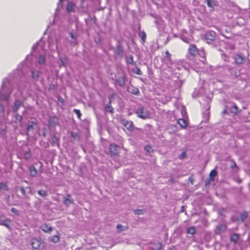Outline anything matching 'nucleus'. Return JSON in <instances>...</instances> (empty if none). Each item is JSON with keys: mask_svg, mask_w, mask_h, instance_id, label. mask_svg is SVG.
<instances>
[{"mask_svg": "<svg viewBox=\"0 0 250 250\" xmlns=\"http://www.w3.org/2000/svg\"><path fill=\"white\" fill-rule=\"evenodd\" d=\"M31 245L33 250H44L45 249L44 243L41 239L33 238L31 242Z\"/></svg>", "mask_w": 250, "mask_h": 250, "instance_id": "nucleus-1", "label": "nucleus"}, {"mask_svg": "<svg viewBox=\"0 0 250 250\" xmlns=\"http://www.w3.org/2000/svg\"><path fill=\"white\" fill-rule=\"evenodd\" d=\"M135 113L137 115L138 117L142 119H146L149 118V113L148 112L145 110L144 108L141 107L138 109Z\"/></svg>", "mask_w": 250, "mask_h": 250, "instance_id": "nucleus-2", "label": "nucleus"}, {"mask_svg": "<svg viewBox=\"0 0 250 250\" xmlns=\"http://www.w3.org/2000/svg\"><path fill=\"white\" fill-rule=\"evenodd\" d=\"M215 32L213 31L209 30L206 32L204 36V39L208 43H209L215 39Z\"/></svg>", "mask_w": 250, "mask_h": 250, "instance_id": "nucleus-3", "label": "nucleus"}, {"mask_svg": "<svg viewBox=\"0 0 250 250\" xmlns=\"http://www.w3.org/2000/svg\"><path fill=\"white\" fill-rule=\"evenodd\" d=\"M121 124L127 129L132 130L133 129V123L131 121H128L125 119H123L121 121Z\"/></svg>", "mask_w": 250, "mask_h": 250, "instance_id": "nucleus-4", "label": "nucleus"}, {"mask_svg": "<svg viewBox=\"0 0 250 250\" xmlns=\"http://www.w3.org/2000/svg\"><path fill=\"white\" fill-rule=\"evenodd\" d=\"M118 148L119 146L117 145L114 144H111L109 146V151L110 154L113 156L118 155L119 154V152L118 151Z\"/></svg>", "mask_w": 250, "mask_h": 250, "instance_id": "nucleus-5", "label": "nucleus"}, {"mask_svg": "<svg viewBox=\"0 0 250 250\" xmlns=\"http://www.w3.org/2000/svg\"><path fill=\"white\" fill-rule=\"evenodd\" d=\"M63 203L65 205L67 206H68L70 204H73L74 203V200L70 194H66L63 197Z\"/></svg>", "mask_w": 250, "mask_h": 250, "instance_id": "nucleus-6", "label": "nucleus"}, {"mask_svg": "<svg viewBox=\"0 0 250 250\" xmlns=\"http://www.w3.org/2000/svg\"><path fill=\"white\" fill-rule=\"evenodd\" d=\"M188 51L189 54L193 57H194L198 52V49L194 44L190 45Z\"/></svg>", "mask_w": 250, "mask_h": 250, "instance_id": "nucleus-7", "label": "nucleus"}, {"mask_svg": "<svg viewBox=\"0 0 250 250\" xmlns=\"http://www.w3.org/2000/svg\"><path fill=\"white\" fill-rule=\"evenodd\" d=\"M233 59L235 62L239 65L242 64L245 62L244 57L239 54L236 55Z\"/></svg>", "mask_w": 250, "mask_h": 250, "instance_id": "nucleus-8", "label": "nucleus"}, {"mask_svg": "<svg viewBox=\"0 0 250 250\" xmlns=\"http://www.w3.org/2000/svg\"><path fill=\"white\" fill-rule=\"evenodd\" d=\"M162 244L160 242L154 243L150 247L151 250H162Z\"/></svg>", "mask_w": 250, "mask_h": 250, "instance_id": "nucleus-9", "label": "nucleus"}, {"mask_svg": "<svg viewBox=\"0 0 250 250\" xmlns=\"http://www.w3.org/2000/svg\"><path fill=\"white\" fill-rule=\"evenodd\" d=\"M41 229L45 232H50L52 230V228L47 224H43L41 226Z\"/></svg>", "mask_w": 250, "mask_h": 250, "instance_id": "nucleus-10", "label": "nucleus"}, {"mask_svg": "<svg viewBox=\"0 0 250 250\" xmlns=\"http://www.w3.org/2000/svg\"><path fill=\"white\" fill-rule=\"evenodd\" d=\"M177 123L182 128H185L187 126V123L185 120L183 119H179L177 120Z\"/></svg>", "mask_w": 250, "mask_h": 250, "instance_id": "nucleus-11", "label": "nucleus"}, {"mask_svg": "<svg viewBox=\"0 0 250 250\" xmlns=\"http://www.w3.org/2000/svg\"><path fill=\"white\" fill-rule=\"evenodd\" d=\"M230 111L234 115L237 114L238 112V108L237 106L235 104H233L230 109Z\"/></svg>", "mask_w": 250, "mask_h": 250, "instance_id": "nucleus-12", "label": "nucleus"}, {"mask_svg": "<svg viewBox=\"0 0 250 250\" xmlns=\"http://www.w3.org/2000/svg\"><path fill=\"white\" fill-rule=\"evenodd\" d=\"M74 4L72 2H68L67 6H66L67 11L69 13L74 11Z\"/></svg>", "mask_w": 250, "mask_h": 250, "instance_id": "nucleus-13", "label": "nucleus"}, {"mask_svg": "<svg viewBox=\"0 0 250 250\" xmlns=\"http://www.w3.org/2000/svg\"><path fill=\"white\" fill-rule=\"evenodd\" d=\"M29 171L31 175L33 177H35L37 174V170L35 167L31 166L29 167Z\"/></svg>", "mask_w": 250, "mask_h": 250, "instance_id": "nucleus-14", "label": "nucleus"}, {"mask_svg": "<svg viewBox=\"0 0 250 250\" xmlns=\"http://www.w3.org/2000/svg\"><path fill=\"white\" fill-rule=\"evenodd\" d=\"M21 105V103L19 100H16L14 103V107L13 108V111L16 112L19 109L20 106Z\"/></svg>", "mask_w": 250, "mask_h": 250, "instance_id": "nucleus-15", "label": "nucleus"}, {"mask_svg": "<svg viewBox=\"0 0 250 250\" xmlns=\"http://www.w3.org/2000/svg\"><path fill=\"white\" fill-rule=\"evenodd\" d=\"M217 175V171L214 169L212 170L209 173V180L211 181H213Z\"/></svg>", "mask_w": 250, "mask_h": 250, "instance_id": "nucleus-16", "label": "nucleus"}, {"mask_svg": "<svg viewBox=\"0 0 250 250\" xmlns=\"http://www.w3.org/2000/svg\"><path fill=\"white\" fill-rule=\"evenodd\" d=\"M60 238L59 234L55 235L49 239L52 242L56 243L60 241Z\"/></svg>", "mask_w": 250, "mask_h": 250, "instance_id": "nucleus-17", "label": "nucleus"}, {"mask_svg": "<svg viewBox=\"0 0 250 250\" xmlns=\"http://www.w3.org/2000/svg\"><path fill=\"white\" fill-rule=\"evenodd\" d=\"M129 89L130 90V92L134 95H137L139 94V89L136 87H129Z\"/></svg>", "mask_w": 250, "mask_h": 250, "instance_id": "nucleus-18", "label": "nucleus"}, {"mask_svg": "<svg viewBox=\"0 0 250 250\" xmlns=\"http://www.w3.org/2000/svg\"><path fill=\"white\" fill-rule=\"evenodd\" d=\"M196 229L194 227H191L187 229V232L188 234L193 235L195 234Z\"/></svg>", "mask_w": 250, "mask_h": 250, "instance_id": "nucleus-19", "label": "nucleus"}, {"mask_svg": "<svg viewBox=\"0 0 250 250\" xmlns=\"http://www.w3.org/2000/svg\"><path fill=\"white\" fill-rule=\"evenodd\" d=\"M8 190V188L7 187V185L6 183H0V190Z\"/></svg>", "mask_w": 250, "mask_h": 250, "instance_id": "nucleus-20", "label": "nucleus"}, {"mask_svg": "<svg viewBox=\"0 0 250 250\" xmlns=\"http://www.w3.org/2000/svg\"><path fill=\"white\" fill-rule=\"evenodd\" d=\"M105 109L106 111L110 112L111 113H113L114 112V109L110 104H109V105H107L105 107Z\"/></svg>", "mask_w": 250, "mask_h": 250, "instance_id": "nucleus-21", "label": "nucleus"}, {"mask_svg": "<svg viewBox=\"0 0 250 250\" xmlns=\"http://www.w3.org/2000/svg\"><path fill=\"white\" fill-rule=\"evenodd\" d=\"M11 220L9 219H5L3 222L1 223L2 225L5 226L7 228H9V223H10Z\"/></svg>", "mask_w": 250, "mask_h": 250, "instance_id": "nucleus-22", "label": "nucleus"}, {"mask_svg": "<svg viewBox=\"0 0 250 250\" xmlns=\"http://www.w3.org/2000/svg\"><path fill=\"white\" fill-rule=\"evenodd\" d=\"M125 79L124 77H121L119 79L117 80V83H118L120 86H123L125 84Z\"/></svg>", "mask_w": 250, "mask_h": 250, "instance_id": "nucleus-23", "label": "nucleus"}, {"mask_svg": "<svg viewBox=\"0 0 250 250\" xmlns=\"http://www.w3.org/2000/svg\"><path fill=\"white\" fill-rule=\"evenodd\" d=\"M139 37L141 38L143 42H145L146 38V34L145 31H142L139 34Z\"/></svg>", "mask_w": 250, "mask_h": 250, "instance_id": "nucleus-24", "label": "nucleus"}, {"mask_svg": "<svg viewBox=\"0 0 250 250\" xmlns=\"http://www.w3.org/2000/svg\"><path fill=\"white\" fill-rule=\"evenodd\" d=\"M239 239V235L236 234L232 235L230 238V240L232 242H236Z\"/></svg>", "mask_w": 250, "mask_h": 250, "instance_id": "nucleus-25", "label": "nucleus"}, {"mask_svg": "<svg viewBox=\"0 0 250 250\" xmlns=\"http://www.w3.org/2000/svg\"><path fill=\"white\" fill-rule=\"evenodd\" d=\"M38 193L42 197H45L47 195V192L44 190H38Z\"/></svg>", "mask_w": 250, "mask_h": 250, "instance_id": "nucleus-26", "label": "nucleus"}, {"mask_svg": "<svg viewBox=\"0 0 250 250\" xmlns=\"http://www.w3.org/2000/svg\"><path fill=\"white\" fill-rule=\"evenodd\" d=\"M145 150L148 153L152 152L153 151L152 147L150 146H147L145 147Z\"/></svg>", "mask_w": 250, "mask_h": 250, "instance_id": "nucleus-27", "label": "nucleus"}, {"mask_svg": "<svg viewBox=\"0 0 250 250\" xmlns=\"http://www.w3.org/2000/svg\"><path fill=\"white\" fill-rule=\"evenodd\" d=\"M127 62L128 63L133 64L134 63V62L133 61V57L132 56H130L128 60H127Z\"/></svg>", "mask_w": 250, "mask_h": 250, "instance_id": "nucleus-28", "label": "nucleus"}, {"mask_svg": "<svg viewBox=\"0 0 250 250\" xmlns=\"http://www.w3.org/2000/svg\"><path fill=\"white\" fill-rule=\"evenodd\" d=\"M73 111H74V113H75L77 114V115L78 116V118L79 119H80L81 115H82L80 111L79 110H78V109H74Z\"/></svg>", "mask_w": 250, "mask_h": 250, "instance_id": "nucleus-29", "label": "nucleus"}, {"mask_svg": "<svg viewBox=\"0 0 250 250\" xmlns=\"http://www.w3.org/2000/svg\"><path fill=\"white\" fill-rule=\"evenodd\" d=\"M143 212H144L143 210H142V209H135L134 211V213L137 215L143 214Z\"/></svg>", "mask_w": 250, "mask_h": 250, "instance_id": "nucleus-30", "label": "nucleus"}, {"mask_svg": "<svg viewBox=\"0 0 250 250\" xmlns=\"http://www.w3.org/2000/svg\"><path fill=\"white\" fill-rule=\"evenodd\" d=\"M19 188H20V190L21 192V193L23 195H26V192H25L24 188L23 187L21 186V187H20Z\"/></svg>", "mask_w": 250, "mask_h": 250, "instance_id": "nucleus-31", "label": "nucleus"}, {"mask_svg": "<svg viewBox=\"0 0 250 250\" xmlns=\"http://www.w3.org/2000/svg\"><path fill=\"white\" fill-rule=\"evenodd\" d=\"M55 118H50L49 121V125H52L55 123Z\"/></svg>", "mask_w": 250, "mask_h": 250, "instance_id": "nucleus-32", "label": "nucleus"}, {"mask_svg": "<svg viewBox=\"0 0 250 250\" xmlns=\"http://www.w3.org/2000/svg\"><path fill=\"white\" fill-rule=\"evenodd\" d=\"M32 75L33 78H37L39 76V72L38 71H33L32 72Z\"/></svg>", "mask_w": 250, "mask_h": 250, "instance_id": "nucleus-33", "label": "nucleus"}, {"mask_svg": "<svg viewBox=\"0 0 250 250\" xmlns=\"http://www.w3.org/2000/svg\"><path fill=\"white\" fill-rule=\"evenodd\" d=\"M117 229H118V230L119 231H122L124 230L123 229V227L120 225V224H118L117 226Z\"/></svg>", "mask_w": 250, "mask_h": 250, "instance_id": "nucleus-34", "label": "nucleus"}, {"mask_svg": "<svg viewBox=\"0 0 250 250\" xmlns=\"http://www.w3.org/2000/svg\"><path fill=\"white\" fill-rule=\"evenodd\" d=\"M165 54H166V56H167V58L168 59V60H170L171 59V54H170L169 51L167 50L165 52Z\"/></svg>", "mask_w": 250, "mask_h": 250, "instance_id": "nucleus-35", "label": "nucleus"}, {"mask_svg": "<svg viewBox=\"0 0 250 250\" xmlns=\"http://www.w3.org/2000/svg\"><path fill=\"white\" fill-rule=\"evenodd\" d=\"M15 118L16 119V120L19 121H21L22 119V117L21 115H18V114H16V116H15Z\"/></svg>", "mask_w": 250, "mask_h": 250, "instance_id": "nucleus-36", "label": "nucleus"}, {"mask_svg": "<svg viewBox=\"0 0 250 250\" xmlns=\"http://www.w3.org/2000/svg\"><path fill=\"white\" fill-rule=\"evenodd\" d=\"M186 155V153L185 152H183L179 156V158L180 159H183L185 158Z\"/></svg>", "mask_w": 250, "mask_h": 250, "instance_id": "nucleus-37", "label": "nucleus"}, {"mask_svg": "<svg viewBox=\"0 0 250 250\" xmlns=\"http://www.w3.org/2000/svg\"><path fill=\"white\" fill-rule=\"evenodd\" d=\"M44 60H45L44 56H42L41 57V58L39 61V63H41L43 62L44 61Z\"/></svg>", "mask_w": 250, "mask_h": 250, "instance_id": "nucleus-38", "label": "nucleus"}, {"mask_svg": "<svg viewBox=\"0 0 250 250\" xmlns=\"http://www.w3.org/2000/svg\"><path fill=\"white\" fill-rule=\"evenodd\" d=\"M232 165L231 166V168H233L234 167H236L237 169H238V167H237L236 164L233 161H232Z\"/></svg>", "mask_w": 250, "mask_h": 250, "instance_id": "nucleus-39", "label": "nucleus"}, {"mask_svg": "<svg viewBox=\"0 0 250 250\" xmlns=\"http://www.w3.org/2000/svg\"><path fill=\"white\" fill-rule=\"evenodd\" d=\"M214 1L212 0H207V4L208 6H212V2H213Z\"/></svg>", "mask_w": 250, "mask_h": 250, "instance_id": "nucleus-40", "label": "nucleus"}, {"mask_svg": "<svg viewBox=\"0 0 250 250\" xmlns=\"http://www.w3.org/2000/svg\"><path fill=\"white\" fill-rule=\"evenodd\" d=\"M11 211H12V212H14V213H16V212H17V209H16V208H11Z\"/></svg>", "mask_w": 250, "mask_h": 250, "instance_id": "nucleus-41", "label": "nucleus"}, {"mask_svg": "<svg viewBox=\"0 0 250 250\" xmlns=\"http://www.w3.org/2000/svg\"><path fill=\"white\" fill-rule=\"evenodd\" d=\"M247 215H248L247 213H245L242 214V218L243 217L246 218L247 216Z\"/></svg>", "mask_w": 250, "mask_h": 250, "instance_id": "nucleus-42", "label": "nucleus"}, {"mask_svg": "<svg viewBox=\"0 0 250 250\" xmlns=\"http://www.w3.org/2000/svg\"><path fill=\"white\" fill-rule=\"evenodd\" d=\"M33 128V125H29L28 126V130H29L30 129L32 128Z\"/></svg>", "mask_w": 250, "mask_h": 250, "instance_id": "nucleus-43", "label": "nucleus"}, {"mask_svg": "<svg viewBox=\"0 0 250 250\" xmlns=\"http://www.w3.org/2000/svg\"><path fill=\"white\" fill-rule=\"evenodd\" d=\"M228 113V111H227V109H225L223 110V114H227Z\"/></svg>", "mask_w": 250, "mask_h": 250, "instance_id": "nucleus-44", "label": "nucleus"}, {"mask_svg": "<svg viewBox=\"0 0 250 250\" xmlns=\"http://www.w3.org/2000/svg\"><path fill=\"white\" fill-rule=\"evenodd\" d=\"M70 35H71V38L72 39H74L75 38L74 35L72 33L70 34Z\"/></svg>", "mask_w": 250, "mask_h": 250, "instance_id": "nucleus-45", "label": "nucleus"}, {"mask_svg": "<svg viewBox=\"0 0 250 250\" xmlns=\"http://www.w3.org/2000/svg\"><path fill=\"white\" fill-rule=\"evenodd\" d=\"M72 136L73 137H75V135H74L72 133Z\"/></svg>", "mask_w": 250, "mask_h": 250, "instance_id": "nucleus-46", "label": "nucleus"}, {"mask_svg": "<svg viewBox=\"0 0 250 250\" xmlns=\"http://www.w3.org/2000/svg\"><path fill=\"white\" fill-rule=\"evenodd\" d=\"M62 63H63V62L62 61ZM63 65H64V64H63Z\"/></svg>", "mask_w": 250, "mask_h": 250, "instance_id": "nucleus-47", "label": "nucleus"}, {"mask_svg": "<svg viewBox=\"0 0 250 250\" xmlns=\"http://www.w3.org/2000/svg\"><path fill=\"white\" fill-rule=\"evenodd\" d=\"M53 139H54L55 140H56V137H53Z\"/></svg>", "mask_w": 250, "mask_h": 250, "instance_id": "nucleus-48", "label": "nucleus"}]
</instances>
